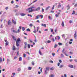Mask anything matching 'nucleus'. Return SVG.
<instances>
[{
    "mask_svg": "<svg viewBox=\"0 0 77 77\" xmlns=\"http://www.w3.org/2000/svg\"><path fill=\"white\" fill-rule=\"evenodd\" d=\"M24 44H25L24 48L25 49H26L27 48V43L26 42H25Z\"/></svg>",
    "mask_w": 77,
    "mask_h": 77,
    "instance_id": "6",
    "label": "nucleus"
},
{
    "mask_svg": "<svg viewBox=\"0 0 77 77\" xmlns=\"http://www.w3.org/2000/svg\"><path fill=\"white\" fill-rule=\"evenodd\" d=\"M5 44L7 45H8V42H7L6 43H5Z\"/></svg>",
    "mask_w": 77,
    "mask_h": 77,
    "instance_id": "50",
    "label": "nucleus"
},
{
    "mask_svg": "<svg viewBox=\"0 0 77 77\" xmlns=\"http://www.w3.org/2000/svg\"><path fill=\"white\" fill-rule=\"evenodd\" d=\"M19 61H21V60H22V57H19Z\"/></svg>",
    "mask_w": 77,
    "mask_h": 77,
    "instance_id": "18",
    "label": "nucleus"
},
{
    "mask_svg": "<svg viewBox=\"0 0 77 77\" xmlns=\"http://www.w3.org/2000/svg\"><path fill=\"white\" fill-rule=\"evenodd\" d=\"M34 8V7H31L30 8H29L26 9V11H29V10H30V9H32Z\"/></svg>",
    "mask_w": 77,
    "mask_h": 77,
    "instance_id": "5",
    "label": "nucleus"
},
{
    "mask_svg": "<svg viewBox=\"0 0 77 77\" xmlns=\"http://www.w3.org/2000/svg\"><path fill=\"white\" fill-rule=\"evenodd\" d=\"M72 14V15H74V14H75V11H73V12Z\"/></svg>",
    "mask_w": 77,
    "mask_h": 77,
    "instance_id": "36",
    "label": "nucleus"
},
{
    "mask_svg": "<svg viewBox=\"0 0 77 77\" xmlns=\"http://www.w3.org/2000/svg\"><path fill=\"white\" fill-rule=\"evenodd\" d=\"M21 43V39H20V38H18L17 40L16 41V46L17 47L19 46V44Z\"/></svg>",
    "mask_w": 77,
    "mask_h": 77,
    "instance_id": "1",
    "label": "nucleus"
},
{
    "mask_svg": "<svg viewBox=\"0 0 77 77\" xmlns=\"http://www.w3.org/2000/svg\"><path fill=\"white\" fill-rule=\"evenodd\" d=\"M32 65H35V62L34 61H32Z\"/></svg>",
    "mask_w": 77,
    "mask_h": 77,
    "instance_id": "33",
    "label": "nucleus"
},
{
    "mask_svg": "<svg viewBox=\"0 0 77 77\" xmlns=\"http://www.w3.org/2000/svg\"><path fill=\"white\" fill-rule=\"evenodd\" d=\"M51 40L53 42H54L55 41L54 38H52Z\"/></svg>",
    "mask_w": 77,
    "mask_h": 77,
    "instance_id": "27",
    "label": "nucleus"
},
{
    "mask_svg": "<svg viewBox=\"0 0 77 77\" xmlns=\"http://www.w3.org/2000/svg\"><path fill=\"white\" fill-rule=\"evenodd\" d=\"M55 53H52V55H53V56H55Z\"/></svg>",
    "mask_w": 77,
    "mask_h": 77,
    "instance_id": "45",
    "label": "nucleus"
},
{
    "mask_svg": "<svg viewBox=\"0 0 77 77\" xmlns=\"http://www.w3.org/2000/svg\"><path fill=\"white\" fill-rule=\"evenodd\" d=\"M8 25L10 26L11 24V22L10 20H9L8 22Z\"/></svg>",
    "mask_w": 77,
    "mask_h": 77,
    "instance_id": "4",
    "label": "nucleus"
},
{
    "mask_svg": "<svg viewBox=\"0 0 77 77\" xmlns=\"http://www.w3.org/2000/svg\"><path fill=\"white\" fill-rule=\"evenodd\" d=\"M42 12H44V9L42 8Z\"/></svg>",
    "mask_w": 77,
    "mask_h": 77,
    "instance_id": "59",
    "label": "nucleus"
},
{
    "mask_svg": "<svg viewBox=\"0 0 77 77\" xmlns=\"http://www.w3.org/2000/svg\"><path fill=\"white\" fill-rule=\"evenodd\" d=\"M19 55V51H17V56H18Z\"/></svg>",
    "mask_w": 77,
    "mask_h": 77,
    "instance_id": "54",
    "label": "nucleus"
},
{
    "mask_svg": "<svg viewBox=\"0 0 77 77\" xmlns=\"http://www.w3.org/2000/svg\"><path fill=\"white\" fill-rule=\"evenodd\" d=\"M15 74H16L15 73H12V75H13V76L12 77H14V76L15 75Z\"/></svg>",
    "mask_w": 77,
    "mask_h": 77,
    "instance_id": "29",
    "label": "nucleus"
},
{
    "mask_svg": "<svg viewBox=\"0 0 77 77\" xmlns=\"http://www.w3.org/2000/svg\"><path fill=\"white\" fill-rule=\"evenodd\" d=\"M50 8V6H49L48 7H47L46 9V10L47 11V10H48V9H49V8Z\"/></svg>",
    "mask_w": 77,
    "mask_h": 77,
    "instance_id": "22",
    "label": "nucleus"
},
{
    "mask_svg": "<svg viewBox=\"0 0 77 77\" xmlns=\"http://www.w3.org/2000/svg\"><path fill=\"white\" fill-rule=\"evenodd\" d=\"M40 17H41V18H44V17H43V16L42 15H39Z\"/></svg>",
    "mask_w": 77,
    "mask_h": 77,
    "instance_id": "21",
    "label": "nucleus"
},
{
    "mask_svg": "<svg viewBox=\"0 0 77 77\" xmlns=\"http://www.w3.org/2000/svg\"><path fill=\"white\" fill-rule=\"evenodd\" d=\"M57 47V45L55 44V45L54 46V48H56V47Z\"/></svg>",
    "mask_w": 77,
    "mask_h": 77,
    "instance_id": "25",
    "label": "nucleus"
},
{
    "mask_svg": "<svg viewBox=\"0 0 77 77\" xmlns=\"http://www.w3.org/2000/svg\"><path fill=\"white\" fill-rule=\"evenodd\" d=\"M42 26L45 27H47V25L46 24H45L44 25V24H43V23H42Z\"/></svg>",
    "mask_w": 77,
    "mask_h": 77,
    "instance_id": "12",
    "label": "nucleus"
},
{
    "mask_svg": "<svg viewBox=\"0 0 77 77\" xmlns=\"http://www.w3.org/2000/svg\"><path fill=\"white\" fill-rule=\"evenodd\" d=\"M57 38L58 40H59V39H60V37H59V36H57Z\"/></svg>",
    "mask_w": 77,
    "mask_h": 77,
    "instance_id": "37",
    "label": "nucleus"
},
{
    "mask_svg": "<svg viewBox=\"0 0 77 77\" xmlns=\"http://www.w3.org/2000/svg\"><path fill=\"white\" fill-rule=\"evenodd\" d=\"M26 31L27 32H30V29H29L28 28L26 30Z\"/></svg>",
    "mask_w": 77,
    "mask_h": 77,
    "instance_id": "20",
    "label": "nucleus"
},
{
    "mask_svg": "<svg viewBox=\"0 0 77 77\" xmlns=\"http://www.w3.org/2000/svg\"><path fill=\"white\" fill-rule=\"evenodd\" d=\"M69 53L71 54H73V53L72 52H70Z\"/></svg>",
    "mask_w": 77,
    "mask_h": 77,
    "instance_id": "63",
    "label": "nucleus"
},
{
    "mask_svg": "<svg viewBox=\"0 0 77 77\" xmlns=\"http://www.w3.org/2000/svg\"><path fill=\"white\" fill-rule=\"evenodd\" d=\"M14 59H17V56H15V57H14Z\"/></svg>",
    "mask_w": 77,
    "mask_h": 77,
    "instance_id": "51",
    "label": "nucleus"
},
{
    "mask_svg": "<svg viewBox=\"0 0 77 77\" xmlns=\"http://www.w3.org/2000/svg\"><path fill=\"white\" fill-rule=\"evenodd\" d=\"M12 48L13 50H16L17 49V48H15V47L14 46H13L12 47Z\"/></svg>",
    "mask_w": 77,
    "mask_h": 77,
    "instance_id": "13",
    "label": "nucleus"
},
{
    "mask_svg": "<svg viewBox=\"0 0 77 77\" xmlns=\"http://www.w3.org/2000/svg\"><path fill=\"white\" fill-rule=\"evenodd\" d=\"M46 70H48V71H49V67H46Z\"/></svg>",
    "mask_w": 77,
    "mask_h": 77,
    "instance_id": "28",
    "label": "nucleus"
},
{
    "mask_svg": "<svg viewBox=\"0 0 77 77\" xmlns=\"http://www.w3.org/2000/svg\"><path fill=\"white\" fill-rule=\"evenodd\" d=\"M54 76V75H51L50 76H49V77H53Z\"/></svg>",
    "mask_w": 77,
    "mask_h": 77,
    "instance_id": "35",
    "label": "nucleus"
},
{
    "mask_svg": "<svg viewBox=\"0 0 77 77\" xmlns=\"http://www.w3.org/2000/svg\"><path fill=\"white\" fill-rule=\"evenodd\" d=\"M12 22L13 23H14V24H16V22H14V19L12 20Z\"/></svg>",
    "mask_w": 77,
    "mask_h": 77,
    "instance_id": "16",
    "label": "nucleus"
},
{
    "mask_svg": "<svg viewBox=\"0 0 77 77\" xmlns=\"http://www.w3.org/2000/svg\"><path fill=\"white\" fill-rule=\"evenodd\" d=\"M18 71H21V69L20 68H18V70H17Z\"/></svg>",
    "mask_w": 77,
    "mask_h": 77,
    "instance_id": "53",
    "label": "nucleus"
},
{
    "mask_svg": "<svg viewBox=\"0 0 77 77\" xmlns=\"http://www.w3.org/2000/svg\"><path fill=\"white\" fill-rule=\"evenodd\" d=\"M14 11L15 12H18V10L15 9L14 10Z\"/></svg>",
    "mask_w": 77,
    "mask_h": 77,
    "instance_id": "46",
    "label": "nucleus"
},
{
    "mask_svg": "<svg viewBox=\"0 0 77 77\" xmlns=\"http://www.w3.org/2000/svg\"><path fill=\"white\" fill-rule=\"evenodd\" d=\"M25 15L26 14H24L23 13H22L20 14V15H21V16H22V17H23V16H25Z\"/></svg>",
    "mask_w": 77,
    "mask_h": 77,
    "instance_id": "11",
    "label": "nucleus"
},
{
    "mask_svg": "<svg viewBox=\"0 0 77 77\" xmlns=\"http://www.w3.org/2000/svg\"><path fill=\"white\" fill-rule=\"evenodd\" d=\"M13 32H14V33H17V31L15 30H13Z\"/></svg>",
    "mask_w": 77,
    "mask_h": 77,
    "instance_id": "30",
    "label": "nucleus"
},
{
    "mask_svg": "<svg viewBox=\"0 0 77 77\" xmlns=\"http://www.w3.org/2000/svg\"><path fill=\"white\" fill-rule=\"evenodd\" d=\"M62 52L63 53L65 54V55L66 56H68V55L66 54V51H65V48H63L62 50Z\"/></svg>",
    "mask_w": 77,
    "mask_h": 77,
    "instance_id": "2",
    "label": "nucleus"
},
{
    "mask_svg": "<svg viewBox=\"0 0 77 77\" xmlns=\"http://www.w3.org/2000/svg\"><path fill=\"white\" fill-rule=\"evenodd\" d=\"M39 52L40 55H42V53H41V51H39Z\"/></svg>",
    "mask_w": 77,
    "mask_h": 77,
    "instance_id": "34",
    "label": "nucleus"
},
{
    "mask_svg": "<svg viewBox=\"0 0 77 77\" xmlns=\"http://www.w3.org/2000/svg\"><path fill=\"white\" fill-rule=\"evenodd\" d=\"M39 17H40L39 15H38L35 18V20H37V19H39Z\"/></svg>",
    "mask_w": 77,
    "mask_h": 77,
    "instance_id": "9",
    "label": "nucleus"
},
{
    "mask_svg": "<svg viewBox=\"0 0 77 77\" xmlns=\"http://www.w3.org/2000/svg\"><path fill=\"white\" fill-rule=\"evenodd\" d=\"M26 30V29H25V28H24V27H22V30L23 31H24V30Z\"/></svg>",
    "mask_w": 77,
    "mask_h": 77,
    "instance_id": "24",
    "label": "nucleus"
},
{
    "mask_svg": "<svg viewBox=\"0 0 77 77\" xmlns=\"http://www.w3.org/2000/svg\"><path fill=\"white\" fill-rule=\"evenodd\" d=\"M60 65V63H58L57 64V66H59Z\"/></svg>",
    "mask_w": 77,
    "mask_h": 77,
    "instance_id": "56",
    "label": "nucleus"
},
{
    "mask_svg": "<svg viewBox=\"0 0 77 77\" xmlns=\"http://www.w3.org/2000/svg\"><path fill=\"white\" fill-rule=\"evenodd\" d=\"M72 20H70L69 21V23H72Z\"/></svg>",
    "mask_w": 77,
    "mask_h": 77,
    "instance_id": "62",
    "label": "nucleus"
},
{
    "mask_svg": "<svg viewBox=\"0 0 77 77\" xmlns=\"http://www.w3.org/2000/svg\"><path fill=\"white\" fill-rule=\"evenodd\" d=\"M28 48H30V44L28 45Z\"/></svg>",
    "mask_w": 77,
    "mask_h": 77,
    "instance_id": "38",
    "label": "nucleus"
},
{
    "mask_svg": "<svg viewBox=\"0 0 77 77\" xmlns=\"http://www.w3.org/2000/svg\"><path fill=\"white\" fill-rule=\"evenodd\" d=\"M34 11L35 10L31 9L29 11V12L30 13V12H33V11Z\"/></svg>",
    "mask_w": 77,
    "mask_h": 77,
    "instance_id": "8",
    "label": "nucleus"
},
{
    "mask_svg": "<svg viewBox=\"0 0 77 77\" xmlns=\"http://www.w3.org/2000/svg\"><path fill=\"white\" fill-rule=\"evenodd\" d=\"M61 25L62 26V27H64V23H63V22H62V23H61Z\"/></svg>",
    "mask_w": 77,
    "mask_h": 77,
    "instance_id": "19",
    "label": "nucleus"
},
{
    "mask_svg": "<svg viewBox=\"0 0 77 77\" xmlns=\"http://www.w3.org/2000/svg\"><path fill=\"white\" fill-rule=\"evenodd\" d=\"M12 37L14 41L15 42L16 41V39H17V38L15 37L13 35H12Z\"/></svg>",
    "mask_w": 77,
    "mask_h": 77,
    "instance_id": "3",
    "label": "nucleus"
},
{
    "mask_svg": "<svg viewBox=\"0 0 77 77\" xmlns=\"http://www.w3.org/2000/svg\"><path fill=\"white\" fill-rule=\"evenodd\" d=\"M74 36V38H75V39H76V38H77V35L76 34V32H75Z\"/></svg>",
    "mask_w": 77,
    "mask_h": 77,
    "instance_id": "10",
    "label": "nucleus"
},
{
    "mask_svg": "<svg viewBox=\"0 0 77 77\" xmlns=\"http://www.w3.org/2000/svg\"><path fill=\"white\" fill-rule=\"evenodd\" d=\"M23 56L24 57H25L26 56V55L25 54H24L23 55Z\"/></svg>",
    "mask_w": 77,
    "mask_h": 77,
    "instance_id": "49",
    "label": "nucleus"
},
{
    "mask_svg": "<svg viewBox=\"0 0 77 77\" xmlns=\"http://www.w3.org/2000/svg\"><path fill=\"white\" fill-rule=\"evenodd\" d=\"M47 42L48 43H50V42H51V41H50V40H48L47 41Z\"/></svg>",
    "mask_w": 77,
    "mask_h": 77,
    "instance_id": "47",
    "label": "nucleus"
},
{
    "mask_svg": "<svg viewBox=\"0 0 77 77\" xmlns=\"http://www.w3.org/2000/svg\"><path fill=\"white\" fill-rule=\"evenodd\" d=\"M58 45H62V44L61 43H58Z\"/></svg>",
    "mask_w": 77,
    "mask_h": 77,
    "instance_id": "40",
    "label": "nucleus"
},
{
    "mask_svg": "<svg viewBox=\"0 0 77 77\" xmlns=\"http://www.w3.org/2000/svg\"><path fill=\"white\" fill-rule=\"evenodd\" d=\"M69 67V68H73L74 66H73V65H69L68 66Z\"/></svg>",
    "mask_w": 77,
    "mask_h": 77,
    "instance_id": "7",
    "label": "nucleus"
},
{
    "mask_svg": "<svg viewBox=\"0 0 77 77\" xmlns=\"http://www.w3.org/2000/svg\"><path fill=\"white\" fill-rule=\"evenodd\" d=\"M54 8V5H53V7L52 8V10H53Z\"/></svg>",
    "mask_w": 77,
    "mask_h": 77,
    "instance_id": "39",
    "label": "nucleus"
},
{
    "mask_svg": "<svg viewBox=\"0 0 77 77\" xmlns=\"http://www.w3.org/2000/svg\"><path fill=\"white\" fill-rule=\"evenodd\" d=\"M20 32V29H18V30H17V33H19V32Z\"/></svg>",
    "mask_w": 77,
    "mask_h": 77,
    "instance_id": "41",
    "label": "nucleus"
},
{
    "mask_svg": "<svg viewBox=\"0 0 77 77\" xmlns=\"http://www.w3.org/2000/svg\"><path fill=\"white\" fill-rule=\"evenodd\" d=\"M55 16L57 17H59V15H57V14H55Z\"/></svg>",
    "mask_w": 77,
    "mask_h": 77,
    "instance_id": "55",
    "label": "nucleus"
},
{
    "mask_svg": "<svg viewBox=\"0 0 77 77\" xmlns=\"http://www.w3.org/2000/svg\"><path fill=\"white\" fill-rule=\"evenodd\" d=\"M33 33H36V30L34 29V31L33 32Z\"/></svg>",
    "mask_w": 77,
    "mask_h": 77,
    "instance_id": "48",
    "label": "nucleus"
},
{
    "mask_svg": "<svg viewBox=\"0 0 77 77\" xmlns=\"http://www.w3.org/2000/svg\"><path fill=\"white\" fill-rule=\"evenodd\" d=\"M3 25H1L0 27L1 28H3Z\"/></svg>",
    "mask_w": 77,
    "mask_h": 77,
    "instance_id": "61",
    "label": "nucleus"
},
{
    "mask_svg": "<svg viewBox=\"0 0 77 77\" xmlns=\"http://www.w3.org/2000/svg\"><path fill=\"white\" fill-rule=\"evenodd\" d=\"M29 26L30 27H32L33 26V24L32 23H31L29 25Z\"/></svg>",
    "mask_w": 77,
    "mask_h": 77,
    "instance_id": "31",
    "label": "nucleus"
},
{
    "mask_svg": "<svg viewBox=\"0 0 77 77\" xmlns=\"http://www.w3.org/2000/svg\"><path fill=\"white\" fill-rule=\"evenodd\" d=\"M29 41L31 43H32L33 42V41H32V40H31V39H29Z\"/></svg>",
    "mask_w": 77,
    "mask_h": 77,
    "instance_id": "42",
    "label": "nucleus"
},
{
    "mask_svg": "<svg viewBox=\"0 0 77 77\" xmlns=\"http://www.w3.org/2000/svg\"><path fill=\"white\" fill-rule=\"evenodd\" d=\"M59 62H60V63H62V60H59Z\"/></svg>",
    "mask_w": 77,
    "mask_h": 77,
    "instance_id": "64",
    "label": "nucleus"
},
{
    "mask_svg": "<svg viewBox=\"0 0 77 77\" xmlns=\"http://www.w3.org/2000/svg\"><path fill=\"white\" fill-rule=\"evenodd\" d=\"M59 3V5L58 6V8H59L60 7H61V5H60V3Z\"/></svg>",
    "mask_w": 77,
    "mask_h": 77,
    "instance_id": "23",
    "label": "nucleus"
},
{
    "mask_svg": "<svg viewBox=\"0 0 77 77\" xmlns=\"http://www.w3.org/2000/svg\"><path fill=\"white\" fill-rule=\"evenodd\" d=\"M40 71L41 72H42V68H41L40 69Z\"/></svg>",
    "mask_w": 77,
    "mask_h": 77,
    "instance_id": "52",
    "label": "nucleus"
},
{
    "mask_svg": "<svg viewBox=\"0 0 77 77\" xmlns=\"http://www.w3.org/2000/svg\"><path fill=\"white\" fill-rule=\"evenodd\" d=\"M28 69L29 70H31L32 69V67H29Z\"/></svg>",
    "mask_w": 77,
    "mask_h": 77,
    "instance_id": "26",
    "label": "nucleus"
},
{
    "mask_svg": "<svg viewBox=\"0 0 77 77\" xmlns=\"http://www.w3.org/2000/svg\"><path fill=\"white\" fill-rule=\"evenodd\" d=\"M51 70H54V68L53 67H51L50 68Z\"/></svg>",
    "mask_w": 77,
    "mask_h": 77,
    "instance_id": "43",
    "label": "nucleus"
},
{
    "mask_svg": "<svg viewBox=\"0 0 77 77\" xmlns=\"http://www.w3.org/2000/svg\"><path fill=\"white\" fill-rule=\"evenodd\" d=\"M70 41H71V42H72L73 41V39H70L69 40Z\"/></svg>",
    "mask_w": 77,
    "mask_h": 77,
    "instance_id": "57",
    "label": "nucleus"
},
{
    "mask_svg": "<svg viewBox=\"0 0 77 77\" xmlns=\"http://www.w3.org/2000/svg\"><path fill=\"white\" fill-rule=\"evenodd\" d=\"M38 10H40V7H38V8H36L35 10V11H38Z\"/></svg>",
    "mask_w": 77,
    "mask_h": 77,
    "instance_id": "17",
    "label": "nucleus"
},
{
    "mask_svg": "<svg viewBox=\"0 0 77 77\" xmlns=\"http://www.w3.org/2000/svg\"><path fill=\"white\" fill-rule=\"evenodd\" d=\"M66 8H67V10H69V9H70V6H69V5H68Z\"/></svg>",
    "mask_w": 77,
    "mask_h": 77,
    "instance_id": "14",
    "label": "nucleus"
},
{
    "mask_svg": "<svg viewBox=\"0 0 77 77\" xmlns=\"http://www.w3.org/2000/svg\"><path fill=\"white\" fill-rule=\"evenodd\" d=\"M50 62L52 63H53V61H50Z\"/></svg>",
    "mask_w": 77,
    "mask_h": 77,
    "instance_id": "60",
    "label": "nucleus"
},
{
    "mask_svg": "<svg viewBox=\"0 0 77 77\" xmlns=\"http://www.w3.org/2000/svg\"><path fill=\"white\" fill-rule=\"evenodd\" d=\"M64 66V65H61L60 66H59L60 68H62V67H63Z\"/></svg>",
    "mask_w": 77,
    "mask_h": 77,
    "instance_id": "15",
    "label": "nucleus"
},
{
    "mask_svg": "<svg viewBox=\"0 0 77 77\" xmlns=\"http://www.w3.org/2000/svg\"><path fill=\"white\" fill-rule=\"evenodd\" d=\"M15 6H16V8H18V7H19V6H18V5H16Z\"/></svg>",
    "mask_w": 77,
    "mask_h": 77,
    "instance_id": "58",
    "label": "nucleus"
},
{
    "mask_svg": "<svg viewBox=\"0 0 77 77\" xmlns=\"http://www.w3.org/2000/svg\"><path fill=\"white\" fill-rule=\"evenodd\" d=\"M2 62V57L0 58V62L1 63Z\"/></svg>",
    "mask_w": 77,
    "mask_h": 77,
    "instance_id": "32",
    "label": "nucleus"
},
{
    "mask_svg": "<svg viewBox=\"0 0 77 77\" xmlns=\"http://www.w3.org/2000/svg\"><path fill=\"white\" fill-rule=\"evenodd\" d=\"M28 16H29V17H32V16L31 14L29 15V14H28Z\"/></svg>",
    "mask_w": 77,
    "mask_h": 77,
    "instance_id": "44",
    "label": "nucleus"
}]
</instances>
